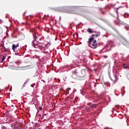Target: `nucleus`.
Returning <instances> with one entry per match:
<instances>
[{
	"label": "nucleus",
	"mask_w": 129,
	"mask_h": 129,
	"mask_svg": "<svg viewBox=\"0 0 129 129\" xmlns=\"http://www.w3.org/2000/svg\"><path fill=\"white\" fill-rule=\"evenodd\" d=\"M59 12L63 13H68L69 14H74L75 15H79L81 7L79 6H65L59 8Z\"/></svg>",
	"instance_id": "f257e3e1"
},
{
	"label": "nucleus",
	"mask_w": 129,
	"mask_h": 129,
	"mask_svg": "<svg viewBox=\"0 0 129 129\" xmlns=\"http://www.w3.org/2000/svg\"><path fill=\"white\" fill-rule=\"evenodd\" d=\"M87 31L88 32V33H89L90 34H92L93 33H95V34L92 35V37L89 39V41H88V44L89 45V46L92 48V47L90 46V45L91 44V42H92V41H93V40H94L95 38H97L99 37V36H100V33L98 32L94 31H93V29L91 28H88Z\"/></svg>",
	"instance_id": "f03ea898"
},
{
	"label": "nucleus",
	"mask_w": 129,
	"mask_h": 129,
	"mask_svg": "<svg viewBox=\"0 0 129 129\" xmlns=\"http://www.w3.org/2000/svg\"><path fill=\"white\" fill-rule=\"evenodd\" d=\"M88 14H89V11L88 10H85V8L81 7V10L80 11L79 15L83 16V17H86Z\"/></svg>",
	"instance_id": "7ed1b4c3"
},
{
	"label": "nucleus",
	"mask_w": 129,
	"mask_h": 129,
	"mask_svg": "<svg viewBox=\"0 0 129 129\" xmlns=\"http://www.w3.org/2000/svg\"><path fill=\"white\" fill-rule=\"evenodd\" d=\"M121 42L126 47H129V42L126 39L123 38L121 40Z\"/></svg>",
	"instance_id": "20e7f679"
},
{
	"label": "nucleus",
	"mask_w": 129,
	"mask_h": 129,
	"mask_svg": "<svg viewBox=\"0 0 129 129\" xmlns=\"http://www.w3.org/2000/svg\"><path fill=\"white\" fill-rule=\"evenodd\" d=\"M79 58L81 61H83L84 62L86 61V56L85 55H80Z\"/></svg>",
	"instance_id": "39448f33"
},
{
	"label": "nucleus",
	"mask_w": 129,
	"mask_h": 129,
	"mask_svg": "<svg viewBox=\"0 0 129 129\" xmlns=\"http://www.w3.org/2000/svg\"><path fill=\"white\" fill-rule=\"evenodd\" d=\"M92 46L94 49H95V48H97V42L96 40H94L93 41V43H92Z\"/></svg>",
	"instance_id": "423d86ee"
},
{
	"label": "nucleus",
	"mask_w": 129,
	"mask_h": 129,
	"mask_svg": "<svg viewBox=\"0 0 129 129\" xmlns=\"http://www.w3.org/2000/svg\"><path fill=\"white\" fill-rule=\"evenodd\" d=\"M35 40H33L32 41V45L34 48H38V47H39V45H38V44H35Z\"/></svg>",
	"instance_id": "0eeeda50"
},
{
	"label": "nucleus",
	"mask_w": 129,
	"mask_h": 129,
	"mask_svg": "<svg viewBox=\"0 0 129 129\" xmlns=\"http://www.w3.org/2000/svg\"><path fill=\"white\" fill-rule=\"evenodd\" d=\"M73 78H74V79H76L77 78V72L76 71H75L72 75Z\"/></svg>",
	"instance_id": "6e6552de"
},
{
	"label": "nucleus",
	"mask_w": 129,
	"mask_h": 129,
	"mask_svg": "<svg viewBox=\"0 0 129 129\" xmlns=\"http://www.w3.org/2000/svg\"><path fill=\"white\" fill-rule=\"evenodd\" d=\"M114 19H116L114 20V22L117 25V23H118V22H119V20L118 19V16L117 15L116 17H114ZM116 22L117 23H116Z\"/></svg>",
	"instance_id": "1a4fd4ad"
},
{
	"label": "nucleus",
	"mask_w": 129,
	"mask_h": 129,
	"mask_svg": "<svg viewBox=\"0 0 129 129\" xmlns=\"http://www.w3.org/2000/svg\"><path fill=\"white\" fill-rule=\"evenodd\" d=\"M81 73L83 76H85V75H86V71H85V70L83 69L81 71Z\"/></svg>",
	"instance_id": "9d476101"
},
{
	"label": "nucleus",
	"mask_w": 129,
	"mask_h": 129,
	"mask_svg": "<svg viewBox=\"0 0 129 129\" xmlns=\"http://www.w3.org/2000/svg\"><path fill=\"white\" fill-rule=\"evenodd\" d=\"M17 48H18L15 44L12 45V50L13 51H16L17 50Z\"/></svg>",
	"instance_id": "9b49d317"
},
{
	"label": "nucleus",
	"mask_w": 129,
	"mask_h": 129,
	"mask_svg": "<svg viewBox=\"0 0 129 129\" xmlns=\"http://www.w3.org/2000/svg\"><path fill=\"white\" fill-rule=\"evenodd\" d=\"M97 105V104H93V105L91 106V108H94V107L96 108Z\"/></svg>",
	"instance_id": "f8f14e48"
},
{
	"label": "nucleus",
	"mask_w": 129,
	"mask_h": 129,
	"mask_svg": "<svg viewBox=\"0 0 129 129\" xmlns=\"http://www.w3.org/2000/svg\"><path fill=\"white\" fill-rule=\"evenodd\" d=\"M123 125H128V124H127V121H125V122H124L123 123V126H123Z\"/></svg>",
	"instance_id": "ddd939ff"
},
{
	"label": "nucleus",
	"mask_w": 129,
	"mask_h": 129,
	"mask_svg": "<svg viewBox=\"0 0 129 129\" xmlns=\"http://www.w3.org/2000/svg\"><path fill=\"white\" fill-rule=\"evenodd\" d=\"M6 56H4L2 58V62H4V61H5V60L6 59Z\"/></svg>",
	"instance_id": "4468645a"
},
{
	"label": "nucleus",
	"mask_w": 129,
	"mask_h": 129,
	"mask_svg": "<svg viewBox=\"0 0 129 129\" xmlns=\"http://www.w3.org/2000/svg\"><path fill=\"white\" fill-rule=\"evenodd\" d=\"M90 110V108L89 107L86 108V111H89Z\"/></svg>",
	"instance_id": "2eb2a0df"
},
{
	"label": "nucleus",
	"mask_w": 129,
	"mask_h": 129,
	"mask_svg": "<svg viewBox=\"0 0 129 129\" xmlns=\"http://www.w3.org/2000/svg\"><path fill=\"white\" fill-rule=\"evenodd\" d=\"M123 67L124 69H126L127 68V66H126V65H125V64H123Z\"/></svg>",
	"instance_id": "dca6fc26"
},
{
	"label": "nucleus",
	"mask_w": 129,
	"mask_h": 129,
	"mask_svg": "<svg viewBox=\"0 0 129 129\" xmlns=\"http://www.w3.org/2000/svg\"><path fill=\"white\" fill-rule=\"evenodd\" d=\"M44 116H46V114L43 113V114H42V118H44Z\"/></svg>",
	"instance_id": "f3484780"
},
{
	"label": "nucleus",
	"mask_w": 129,
	"mask_h": 129,
	"mask_svg": "<svg viewBox=\"0 0 129 129\" xmlns=\"http://www.w3.org/2000/svg\"><path fill=\"white\" fill-rule=\"evenodd\" d=\"M34 38L35 39V41H36V40H37V37L36 36V35H34Z\"/></svg>",
	"instance_id": "a211bd4d"
},
{
	"label": "nucleus",
	"mask_w": 129,
	"mask_h": 129,
	"mask_svg": "<svg viewBox=\"0 0 129 129\" xmlns=\"http://www.w3.org/2000/svg\"><path fill=\"white\" fill-rule=\"evenodd\" d=\"M42 107H39V110H42Z\"/></svg>",
	"instance_id": "6ab92c4d"
},
{
	"label": "nucleus",
	"mask_w": 129,
	"mask_h": 129,
	"mask_svg": "<svg viewBox=\"0 0 129 129\" xmlns=\"http://www.w3.org/2000/svg\"><path fill=\"white\" fill-rule=\"evenodd\" d=\"M15 46H17V47H19V43H17V44L16 45H15Z\"/></svg>",
	"instance_id": "aec40b11"
},
{
	"label": "nucleus",
	"mask_w": 129,
	"mask_h": 129,
	"mask_svg": "<svg viewBox=\"0 0 129 129\" xmlns=\"http://www.w3.org/2000/svg\"><path fill=\"white\" fill-rule=\"evenodd\" d=\"M114 31H115V32H116V33H118V31H117L116 29H114Z\"/></svg>",
	"instance_id": "412c9836"
},
{
	"label": "nucleus",
	"mask_w": 129,
	"mask_h": 129,
	"mask_svg": "<svg viewBox=\"0 0 129 129\" xmlns=\"http://www.w3.org/2000/svg\"><path fill=\"white\" fill-rule=\"evenodd\" d=\"M38 47H39V48H41V50H42V46H38Z\"/></svg>",
	"instance_id": "4be33fe9"
},
{
	"label": "nucleus",
	"mask_w": 129,
	"mask_h": 129,
	"mask_svg": "<svg viewBox=\"0 0 129 129\" xmlns=\"http://www.w3.org/2000/svg\"><path fill=\"white\" fill-rule=\"evenodd\" d=\"M115 81H116V80H117V78H116V76H115Z\"/></svg>",
	"instance_id": "5701e85b"
},
{
	"label": "nucleus",
	"mask_w": 129,
	"mask_h": 129,
	"mask_svg": "<svg viewBox=\"0 0 129 129\" xmlns=\"http://www.w3.org/2000/svg\"><path fill=\"white\" fill-rule=\"evenodd\" d=\"M104 57L105 58H107V56H105V55H104Z\"/></svg>",
	"instance_id": "b1692460"
},
{
	"label": "nucleus",
	"mask_w": 129,
	"mask_h": 129,
	"mask_svg": "<svg viewBox=\"0 0 129 129\" xmlns=\"http://www.w3.org/2000/svg\"><path fill=\"white\" fill-rule=\"evenodd\" d=\"M114 111H115V112H116V110H114Z\"/></svg>",
	"instance_id": "393cba45"
},
{
	"label": "nucleus",
	"mask_w": 129,
	"mask_h": 129,
	"mask_svg": "<svg viewBox=\"0 0 129 129\" xmlns=\"http://www.w3.org/2000/svg\"><path fill=\"white\" fill-rule=\"evenodd\" d=\"M26 83L25 82V83H24V84H26Z\"/></svg>",
	"instance_id": "a878e982"
},
{
	"label": "nucleus",
	"mask_w": 129,
	"mask_h": 129,
	"mask_svg": "<svg viewBox=\"0 0 129 129\" xmlns=\"http://www.w3.org/2000/svg\"><path fill=\"white\" fill-rule=\"evenodd\" d=\"M58 80H59V81L60 82V80L58 79Z\"/></svg>",
	"instance_id": "bb28decb"
},
{
	"label": "nucleus",
	"mask_w": 129,
	"mask_h": 129,
	"mask_svg": "<svg viewBox=\"0 0 129 129\" xmlns=\"http://www.w3.org/2000/svg\"><path fill=\"white\" fill-rule=\"evenodd\" d=\"M81 93H82V92H81Z\"/></svg>",
	"instance_id": "cd10ccee"
}]
</instances>
